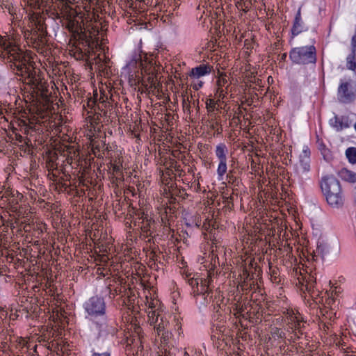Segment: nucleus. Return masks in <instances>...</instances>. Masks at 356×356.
Segmentation results:
<instances>
[{"instance_id":"obj_1","label":"nucleus","mask_w":356,"mask_h":356,"mask_svg":"<svg viewBox=\"0 0 356 356\" xmlns=\"http://www.w3.org/2000/svg\"><path fill=\"white\" fill-rule=\"evenodd\" d=\"M51 15L65 20V28L72 33L69 42L70 53L76 60H88L98 44V29H86L83 23L84 13L74 0H54Z\"/></svg>"},{"instance_id":"obj_2","label":"nucleus","mask_w":356,"mask_h":356,"mask_svg":"<svg viewBox=\"0 0 356 356\" xmlns=\"http://www.w3.org/2000/svg\"><path fill=\"white\" fill-rule=\"evenodd\" d=\"M48 172H61L67 180L74 176L79 186H86V175L90 170V159H83L76 145H60L50 152L46 162Z\"/></svg>"},{"instance_id":"obj_3","label":"nucleus","mask_w":356,"mask_h":356,"mask_svg":"<svg viewBox=\"0 0 356 356\" xmlns=\"http://www.w3.org/2000/svg\"><path fill=\"white\" fill-rule=\"evenodd\" d=\"M4 60L13 72L21 76L31 88L45 80L40 69L35 67L31 52H24L15 43Z\"/></svg>"},{"instance_id":"obj_4","label":"nucleus","mask_w":356,"mask_h":356,"mask_svg":"<svg viewBox=\"0 0 356 356\" xmlns=\"http://www.w3.org/2000/svg\"><path fill=\"white\" fill-rule=\"evenodd\" d=\"M31 18L34 22V27L24 31V37L29 47L35 49L38 53L43 54L46 51L47 44L46 27L40 19V14L33 13Z\"/></svg>"},{"instance_id":"obj_5","label":"nucleus","mask_w":356,"mask_h":356,"mask_svg":"<svg viewBox=\"0 0 356 356\" xmlns=\"http://www.w3.org/2000/svg\"><path fill=\"white\" fill-rule=\"evenodd\" d=\"M320 187L330 206L339 209L343 205L344 196L341 186L334 175L323 176L320 181Z\"/></svg>"},{"instance_id":"obj_6","label":"nucleus","mask_w":356,"mask_h":356,"mask_svg":"<svg viewBox=\"0 0 356 356\" xmlns=\"http://www.w3.org/2000/svg\"><path fill=\"white\" fill-rule=\"evenodd\" d=\"M100 95L98 97L97 90L94 93L93 98H90L87 100L86 106L83 104V107L86 109V106L90 109H94V112L96 113V106L98 110L104 112L106 115L108 110H111L114 107L115 104H117L115 98L118 95H115L113 93L112 89H108V86H106V89L101 88L99 90Z\"/></svg>"},{"instance_id":"obj_7","label":"nucleus","mask_w":356,"mask_h":356,"mask_svg":"<svg viewBox=\"0 0 356 356\" xmlns=\"http://www.w3.org/2000/svg\"><path fill=\"white\" fill-rule=\"evenodd\" d=\"M289 58L295 65H315L317 60L316 49L314 45L293 47L289 51Z\"/></svg>"},{"instance_id":"obj_8","label":"nucleus","mask_w":356,"mask_h":356,"mask_svg":"<svg viewBox=\"0 0 356 356\" xmlns=\"http://www.w3.org/2000/svg\"><path fill=\"white\" fill-rule=\"evenodd\" d=\"M84 309L88 314L92 317H102V322L100 323H96V325L100 331L106 328V303L104 298L98 296L91 297L85 303Z\"/></svg>"},{"instance_id":"obj_9","label":"nucleus","mask_w":356,"mask_h":356,"mask_svg":"<svg viewBox=\"0 0 356 356\" xmlns=\"http://www.w3.org/2000/svg\"><path fill=\"white\" fill-rule=\"evenodd\" d=\"M200 88V81L197 80L190 86L191 99H188V105L187 107L189 113V120L196 124L199 123L200 120V106H199V92L198 90Z\"/></svg>"},{"instance_id":"obj_10","label":"nucleus","mask_w":356,"mask_h":356,"mask_svg":"<svg viewBox=\"0 0 356 356\" xmlns=\"http://www.w3.org/2000/svg\"><path fill=\"white\" fill-rule=\"evenodd\" d=\"M122 163L123 159L120 155L113 158L108 163L111 181L116 186L124 181Z\"/></svg>"},{"instance_id":"obj_11","label":"nucleus","mask_w":356,"mask_h":356,"mask_svg":"<svg viewBox=\"0 0 356 356\" xmlns=\"http://www.w3.org/2000/svg\"><path fill=\"white\" fill-rule=\"evenodd\" d=\"M337 99L339 102L343 104H349L355 100V92L350 81H341L337 90Z\"/></svg>"},{"instance_id":"obj_12","label":"nucleus","mask_w":356,"mask_h":356,"mask_svg":"<svg viewBox=\"0 0 356 356\" xmlns=\"http://www.w3.org/2000/svg\"><path fill=\"white\" fill-rule=\"evenodd\" d=\"M148 322L150 325H154V329L158 337L160 336L161 332L168 330V326L169 325V323L161 316L160 312L149 311Z\"/></svg>"},{"instance_id":"obj_13","label":"nucleus","mask_w":356,"mask_h":356,"mask_svg":"<svg viewBox=\"0 0 356 356\" xmlns=\"http://www.w3.org/2000/svg\"><path fill=\"white\" fill-rule=\"evenodd\" d=\"M307 335H305L303 339L298 341L295 343L293 344V347H294L296 350V353L298 354H303L302 356H311V354L318 353L319 356H329L326 355L324 353H321V351H314L313 345L309 344V339Z\"/></svg>"},{"instance_id":"obj_14","label":"nucleus","mask_w":356,"mask_h":356,"mask_svg":"<svg viewBox=\"0 0 356 356\" xmlns=\"http://www.w3.org/2000/svg\"><path fill=\"white\" fill-rule=\"evenodd\" d=\"M136 299V290L130 287H124L121 298L122 304L126 305L128 309H134Z\"/></svg>"},{"instance_id":"obj_15","label":"nucleus","mask_w":356,"mask_h":356,"mask_svg":"<svg viewBox=\"0 0 356 356\" xmlns=\"http://www.w3.org/2000/svg\"><path fill=\"white\" fill-rule=\"evenodd\" d=\"M291 321L294 323V330L292 332V335L291 336L290 341L293 343L297 342L298 341L303 339L305 335H307V333L304 331L305 325H301V322L298 319L296 316H291Z\"/></svg>"},{"instance_id":"obj_16","label":"nucleus","mask_w":356,"mask_h":356,"mask_svg":"<svg viewBox=\"0 0 356 356\" xmlns=\"http://www.w3.org/2000/svg\"><path fill=\"white\" fill-rule=\"evenodd\" d=\"M14 43V41L8 35L2 36L0 35V58L3 60L6 59Z\"/></svg>"},{"instance_id":"obj_17","label":"nucleus","mask_w":356,"mask_h":356,"mask_svg":"<svg viewBox=\"0 0 356 356\" xmlns=\"http://www.w3.org/2000/svg\"><path fill=\"white\" fill-rule=\"evenodd\" d=\"M124 287H127L125 284H122L121 281L113 280V283H110L107 286L108 297L114 299L117 296H122Z\"/></svg>"},{"instance_id":"obj_18","label":"nucleus","mask_w":356,"mask_h":356,"mask_svg":"<svg viewBox=\"0 0 356 356\" xmlns=\"http://www.w3.org/2000/svg\"><path fill=\"white\" fill-rule=\"evenodd\" d=\"M346 67L348 70H355L356 69V32L351 39V53L347 56Z\"/></svg>"},{"instance_id":"obj_19","label":"nucleus","mask_w":356,"mask_h":356,"mask_svg":"<svg viewBox=\"0 0 356 356\" xmlns=\"http://www.w3.org/2000/svg\"><path fill=\"white\" fill-rule=\"evenodd\" d=\"M330 252V246L327 243L318 241L316 249L314 251L312 254V259L317 261L318 257H321L322 261L325 260V257Z\"/></svg>"},{"instance_id":"obj_20","label":"nucleus","mask_w":356,"mask_h":356,"mask_svg":"<svg viewBox=\"0 0 356 356\" xmlns=\"http://www.w3.org/2000/svg\"><path fill=\"white\" fill-rule=\"evenodd\" d=\"M330 123L337 131L348 128L350 126L348 117L343 115L341 117L334 116L333 119L330 120Z\"/></svg>"},{"instance_id":"obj_21","label":"nucleus","mask_w":356,"mask_h":356,"mask_svg":"<svg viewBox=\"0 0 356 356\" xmlns=\"http://www.w3.org/2000/svg\"><path fill=\"white\" fill-rule=\"evenodd\" d=\"M154 225V220L152 218L149 217L143 221H139L138 226L141 230L142 234L145 237L152 236L153 233V227Z\"/></svg>"},{"instance_id":"obj_22","label":"nucleus","mask_w":356,"mask_h":356,"mask_svg":"<svg viewBox=\"0 0 356 356\" xmlns=\"http://www.w3.org/2000/svg\"><path fill=\"white\" fill-rule=\"evenodd\" d=\"M186 280L191 287V293L194 297L199 296V275L198 273H186Z\"/></svg>"},{"instance_id":"obj_23","label":"nucleus","mask_w":356,"mask_h":356,"mask_svg":"<svg viewBox=\"0 0 356 356\" xmlns=\"http://www.w3.org/2000/svg\"><path fill=\"white\" fill-rule=\"evenodd\" d=\"M27 1L28 5L33 9L35 10H41L46 9L48 11L49 9L50 11L52 12V3L54 1L52 0H26Z\"/></svg>"},{"instance_id":"obj_24","label":"nucleus","mask_w":356,"mask_h":356,"mask_svg":"<svg viewBox=\"0 0 356 356\" xmlns=\"http://www.w3.org/2000/svg\"><path fill=\"white\" fill-rule=\"evenodd\" d=\"M48 88L49 86L47 81L46 80H44L32 89L33 90V92L36 94L37 96L40 97L44 100H47L49 95Z\"/></svg>"},{"instance_id":"obj_25","label":"nucleus","mask_w":356,"mask_h":356,"mask_svg":"<svg viewBox=\"0 0 356 356\" xmlns=\"http://www.w3.org/2000/svg\"><path fill=\"white\" fill-rule=\"evenodd\" d=\"M306 280L305 289L311 294V296H318L319 295V291L315 289L316 284V278L312 275H308Z\"/></svg>"},{"instance_id":"obj_26","label":"nucleus","mask_w":356,"mask_h":356,"mask_svg":"<svg viewBox=\"0 0 356 356\" xmlns=\"http://www.w3.org/2000/svg\"><path fill=\"white\" fill-rule=\"evenodd\" d=\"M144 72L148 74L147 78V82L149 84V88L153 89H159V83L158 82L156 76L154 74L155 67H149V69H143Z\"/></svg>"},{"instance_id":"obj_27","label":"nucleus","mask_w":356,"mask_h":356,"mask_svg":"<svg viewBox=\"0 0 356 356\" xmlns=\"http://www.w3.org/2000/svg\"><path fill=\"white\" fill-rule=\"evenodd\" d=\"M302 24L300 8H299L296 15L293 25L291 29V33L293 36L298 35L303 31V26Z\"/></svg>"},{"instance_id":"obj_28","label":"nucleus","mask_w":356,"mask_h":356,"mask_svg":"<svg viewBox=\"0 0 356 356\" xmlns=\"http://www.w3.org/2000/svg\"><path fill=\"white\" fill-rule=\"evenodd\" d=\"M340 178L350 183L356 182V173L346 168H342L338 173Z\"/></svg>"},{"instance_id":"obj_29","label":"nucleus","mask_w":356,"mask_h":356,"mask_svg":"<svg viewBox=\"0 0 356 356\" xmlns=\"http://www.w3.org/2000/svg\"><path fill=\"white\" fill-rule=\"evenodd\" d=\"M140 327L134 324V333L136 335L127 336L124 339V344H126V347H130L131 348V346L134 345V343H137L139 340L138 334H139Z\"/></svg>"},{"instance_id":"obj_30","label":"nucleus","mask_w":356,"mask_h":356,"mask_svg":"<svg viewBox=\"0 0 356 356\" xmlns=\"http://www.w3.org/2000/svg\"><path fill=\"white\" fill-rule=\"evenodd\" d=\"M213 204V200L211 197L209 196V193H206V191L202 193V205L204 206V210L206 211V213H211L213 211L212 207L211 205Z\"/></svg>"},{"instance_id":"obj_31","label":"nucleus","mask_w":356,"mask_h":356,"mask_svg":"<svg viewBox=\"0 0 356 356\" xmlns=\"http://www.w3.org/2000/svg\"><path fill=\"white\" fill-rule=\"evenodd\" d=\"M23 129L25 134L31 136L33 132L39 130L40 124H38L37 123H34L33 122H31L30 120H29L28 122L23 121Z\"/></svg>"},{"instance_id":"obj_32","label":"nucleus","mask_w":356,"mask_h":356,"mask_svg":"<svg viewBox=\"0 0 356 356\" xmlns=\"http://www.w3.org/2000/svg\"><path fill=\"white\" fill-rule=\"evenodd\" d=\"M310 159L308 155L300 156L299 168L302 173L308 172L310 170Z\"/></svg>"},{"instance_id":"obj_33","label":"nucleus","mask_w":356,"mask_h":356,"mask_svg":"<svg viewBox=\"0 0 356 356\" xmlns=\"http://www.w3.org/2000/svg\"><path fill=\"white\" fill-rule=\"evenodd\" d=\"M227 152V147L225 144L220 143L216 147V154L219 161L227 160L226 153Z\"/></svg>"},{"instance_id":"obj_34","label":"nucleus","mask_w":356,"mask_h":356,"mask_svg":"<svg viewBox=\"0 0 356 356\" xmlns=\"http://www.w3.org/2000/svg\"><path fill=\"white\" fill-rule=\"evenodd\" d=\"M160 173L161 174V178L162 182L165 184H169L168 181V179H171L170 176L172 175H175L174 171H171L168 169H165V167H163V169H160Z\"/></svg>"},{"instance_id":"obj_35","label":"nucleus","mask_w":356,"mask_h":356,"mask_svg":"<svg viewBox=\"0 0 356 356\" xmlns=\"http://www.w3.org/2000/svg\"><path fill=\"white\" fill-rule=\"evenodd\" d=\"M346 156L350 163H356V147H348L346 150Z\"/></svg>"},{"instance_id":"obj_36","label":"nucleus","mask_w":356,"mask_h":356,"mask_svg":"<svg viewBox=\"0 0 356 356\" xmlns=\"http://www.w3.org/2000/svg\"><path fill=\"white\" fill-rule=\"evenodd\" d=\"M163 167H165V169H168L171 171H173L175 168H177V160L175 159L165 157L163 159Z\"/></svg>"},{"instance_id":"obj_37","label":"nucleus","mask_w":356,"mask_h":356,"mask_svg":"<svg viewBox=\"0 0 356 356\" xmlns=\"http://www.w3.org/2000/svg\"><path fill=\"white\" fill-rule=\"evenodd\" d=\"M136 219L134 222V224L135 226H136L138 224V222L139 221H143L145 220V219H147L148 218H149V216H148L147 213H145V211L143 210H138L136 212Z\"/></svg>"},{"instance_id":"obj_38","label":"nucleus","mask_w":356,"mask_h":356,"mask_svg":"<svg viewBox=\"0 0 356 356\" xmlns=\"http://www.w3.org/2000/svg\"><path fill=\"white\" fill-rule=\"evenodd\" d=\"M227 180L229 184L233 186H238L240 184L239 179L234 175L232 171H229L227 175Z\"/></svg>"},{"instance_id":"obj_39","label":"nucleus","mask_w":356,"mask_h":356,"mask_svg":"<svg viewBox=\"0 0 356 356\" xmlns=\"http://www.w3.org/2000/svg\"><path fill=\"white\" fill-rule=\"evenodd\" d=\"M172 335V333L168 330L161 332V334L159 337H160L161 343L163 345H167L169 343Z\"/></svg>"},{"instance_id":"obj_40","label":"nucleus","mask_w":356,"mask_h":356,"mask_svg":"<svg viewBox=\"0 0 356 356\" xmlns=\"http://www.w3.org/2000/svg\"><path fill=\"white\" fill-rule=\"evenodd\" d=\"M217 172L219 177H222L227 172V160L219 161Z\"/></svg>"},{"instance_id":"obj_41","label":"nucleus","mask_w":356,"mask_h":356,"mask_svg":"<svg viewBox=\"0 0 356 356\" xmlns=\"http://www.w3.org/2000/svg\"><path fill=\"white\" fill-rule=\"evenodd\" d=\"M204 60L202 61V76L209 74L213 72L215 76V72L213 70V66L209 65L208 63H204Z\"/></svg>"},{"instance_id":"obj_42","label":"nucleus","mask_w":356,"mask_h":356,"mask_svg":"<svg viewBox=\"0 0 356 356\" xmlns=\"http://www.w3.org/2000/svg\"><path fill=\"white\" fill-rule=\"evenodd\" d=\"M147 302L148 304V311H157V312H160L161 311L159 309L158 306L159 305V300H156V299H150V300H147Z\"/></svg>"},{"instance_id":"obj_43","label":"nucleus","mask_w":356,"mask_h":356,"mask_svg":"<svg viewBox=\"0 0 356 356\" xmlns=\"http://www.w3.org/2000/svg\"><path fill=\"white\" fill-rule=\"evenodd\" d=\"M271 335L275 339H282L285 336V333L282 330V329L274 327L272 329Z\"/></svg>"},{"instance_id":"obj_44","label":"nucleus","mask_w":356,"mask_h":356,"mask_svg":"<svg viewBox=\"0 0 356 356\" xmlns=\"http://www.w3.org/2000/svg\"><path fill=\"white\" fill-rule=\"evenodd\" d=\"M68 181L65 175L63 177H60L58 181V184L60 186V188L63 189L64 191L69 192L71 190H74L73 188H71V185L66 184L64 181Z\"/></svg>"},{"instance_id":"obj_45","label":"nucleus","mask_w":356,"mask_h":356,"mask_svg":"<svg viewBox=\"0 0 356 356\" xmlns=\"http://www.w3.org/2000/svg\"><path fill=\"white\" fill-rule=\"evenodd\" d=\"M181 164H183L181 161H177V168L174 169L175 176L181 177L183 175H185L186 169H183L181 167Z\"/></svg>"},{"instance_id":"obj_46","label":"nucleus","mask_w":356,"mask_h":356,"mask_svg":"<svg viewBox=\"0 0 356 356\" xmlns=\"http://www.w3.org/2000/svg\"><path fill=\"white\" fill-rule=\"evenodd\" d=\"M205 104H206V108H207L208 113H211V112L214 111L215 108H216V102L214 99H207Z\"/></svg>"},{"instance_id":"obj_47","label":"nucleus","mask_w":356,"mask_h":356,"mask_svg":"<svg viewBox=\"0 0 356 356\" xmlns=\"http://www.w3.org/2000/svg\"><path fill=\"white\" fill-rule=\"evenodd\" d=\"M202 296H208L209 295V286H207V281L205 278L202 277Z\"/></svg>"},{"instance_id":"obj_48","label":"nucleus","mask_w":356,"mask_h":356,"mask_svg":"<svg viewBox=\"0 0 356 356\" xmlns=\"http://www.w3.org/2000/svg\"><path fill=\"white\" fill-rule=\"evenodd\" d=\"M172 159H177L179 161H181L182 163H184L183 161V158L185 157L184 155L179 150H173L172 152Z\"/></svg>"},{"instance_id":"obj_49","label":"nucleus","mask_w":356,"mask_h":356,"mask_svg":"<svg viewBox=\"0 0 356 356\" xmlns=\"http://www.w3.org/2000/svg\"><path fill=\"white\" fill-rule=\"evenodd\" d=\"M280 349L283 350V356H291L293 354L294 352H296V350L294 347H293V344L291 345V348H286L285 349L284 346H280Z\"/></svg>"},{"instance_id":"obj_50","label":"nucleus","mask_w":356,"mask_h":356,"mask_svg":"<svg viewBox=\"0 0 356 356\" xmlns=\"http://www.w3.org/2000/svg\"><path fill=\"white\" fill-rule=\"evenodd\" d=\"M191 77H196L197 79L200 76V66H197L193 68L190 74Z\"/></svg>"},{"instance_id":"obj_51","label":"nucleus","mask_w":356,"mask_h":356,"mask_svg":"<svg viewBox=\"0 0 356 356\" xmlns=\"http://www.w3.org/2000/svg\"><path fill=\"white\" fill-rule=\"evenodd\" d=\"M203 229H206L207 231L208 230V228L205 223H204V225H202V231H203ZM202 236H203L204 238L206 240H208V239L211 240V232H209V234L204 233V232H202Z\"/></svg>"},{"instance_id":"obj_52","label":"nucleus","mask_w":356,"mask_h":356,"mask_svg":"<svg viewBox=\"0 0 356 356\" xmlns=\"http://www.w3.org/2000/svg\"><path fill=\"white\" fill-rule=\"evenodd\" d=\"M184 168H186L188 175H192L193 176H194L195 170H196L197 168L193 164L192 165H185Z\"/></svg>"},{"instance_id":"obj_53","label":"nucleus","mask_w":356,"mask_h":356,"mask_svg":"<svg viewBox=\"0 0 356 356\" xmlns=\"http://www.w3.org/2000/svg\"><path fill=\"white\" fill-rule=\"evenodd\" d=\"M292 250V248L290 247L289 245H284L283 248H279L280 252H286V255L290 257L289 254Z\"/></svg>"},{"instance_id":"obj_54","label":"nucleus","mask_w":356,"mask_h":356,"mask_svg":"<svg viewBox=\"0 0 356 356\" xmlns=\"http://www.w3.org/2000/svg\"><path fill=\"white\" fill-rule=\"evenodd\" d=\"M48 177H49V179L56 181V179L58 178V175L56 174V171H50L48 173Z\"/></svg>"},{"instance_id":"obj_55","label":"nucleus","mask_w":356,"mask_h":356,"mask_svg":"<svg viewBox=\"0 0 356 356\" xmlns=\"http://www.w3.org/2000/svg\"><path fill=\"white\" fill-rule=\"evenodd\" d=\"M5 8L8 10V12L11 15L15 14V8L13 6H10V4H5Z\"/></svg>"},{"instance_id":"obj_56","label":"nucleus","mask_w":356,"mask_h":356,"mask_svg":"<svg viewBox=\"0 0 356 356\" xmlns=\"http://www.w3.org/2000/svg\"><path fill=\"white\" fill-rule=\"evenodd\" d=\"M92 356H111V353L108 351L104 353L93 352Z\"/></svg>"},{"instance_id":"obj_57","label":"nucleus","mask_w":356,"mask_h":356,"mask_svg":"<svg viewBox=\"0 0 356 356\" xmlns=\"http://www.w3.org/2000/svg\"><path fill=\"white\" fill-rule=\"evenodd\" d=\"M161 356H175V354L172 353L170 350H167V349H165L164 353Z\"/></svg>"},{"instance_id":"obj_58","label":"nucleus","mask_w":356,"mask_h":356,"mask_svg":"<svg viewBox=\"0 0 356 356\" xmlns=\"http://www.w3.org/2000/svg\"><path fill=\"white\" fill-rule=\"evenodd\" d=\"M193 184H195V188H197V189H198L200 188V184L199 182V177H198L195 178V180H194Z\"/></svg>"},{"instance_id":"obj_59","label":"nucleus","mask_w":356,"mask_h":356,"mask_svg":"<svg viewBox=\"0 0 356 356\" xmlns=\"http://www.w3.org/2000/svg\"><path fill=\"white\" fill-rule=\"evenodd\" d=\"M286 57H287V54L286 53H284V54H281L280 56V58H279L280 61V62H282V61L284 62L286 60Z\"/></svg>"},{"instance_id":"obj_60","label":"nucleus","mask_w":356,"mask_h":356,"mask_svg":"<svg viewBox=\"0 0 356 356\" xmlns=\"http://www.w3.org/2000/svg\"><path fill=\"white\" fill-rule=\"evenodd\" d=\"M151 258L153 260L157 261L158 260V255L156 254V252L154 250H152L151 252Z\"/></svg>"},{"instance_id":"obj_61","label":"nucleus","mask_w":356,"mask_h":356,"mask_svg":"<svg viewBox=\"0 0 356 356\" xmlns=\"http://www.w3.org/2000/svg\"><path fill=\"white\" fill-rule=\"evenodd\" d=\"M75 193H76L75 195H76V196H81V195H83L85 193V192H84V191H83V190H82V189H81V190L76 189V192H75Z\"/></svg>"},{"instance_id":"obj_62","label":"nucleus","mask_w":356,"mask_h":356,"mask_svg":"<svg viewBox=\"0 0 356 356\" xmlns=\"http://www.w3.org/2000/svg\"><path fill=\"white\" fill-rule=\"evenodd\" d=\"M343 356H356V353L355 352H347V353H344L343 354Z\"/></svg>"},{"instance_id":"obj_63","label":"nucleus","mask_w":356,"mask_h":356,"mask_svg":"<svg viewBox=\"0 0 356 356\" xmlns=\"http://www.w3.org/2000/svg\"><path fill=\"white\" fill-rule=\"evenodd\" d=\"M15 138H16L17 140H18V141H19L21 143L24 141V138L21 135L16 134L15 135Z\"/></svg>"},{"instance_id":"obj_64","label":"nucleus","mask_w":356,"mask_h":356,"mask_svg":"<svg viewBox=\"0 0 356 356\" xmlns=\"http://www.w3.org/2000/svg\"><path fill=\"white\" fill-rule=\"evenodd\" d=\"M243 6H244V8H243L245 11H247L249 10V5L248 4H246L245 3H243Z\"/></svg>"}]
</instances>
